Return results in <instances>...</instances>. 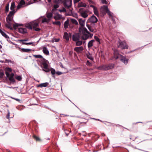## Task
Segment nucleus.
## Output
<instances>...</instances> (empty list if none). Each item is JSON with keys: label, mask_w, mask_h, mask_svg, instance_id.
<instances>
[{"label": "nucleus", "mask_w": 152, "mask_h": 152, "mask_svg": "<svg viewBox=\"0 0 152 152\" xmlns=\"http://www.w3.org/2000/svg\"><path fill=\"white\" fill-rule=\"evenodd\" d=\"M40 66L42 69V70L46 72H49L50 69L48 67V61L43 58L40 62Z\"/></svg>", "instance_id": "obj_1"}, {"label": "nucleus", "mask_w": 152, "mask_h": 152, "mask_svg": "<svg viewBox=\"0 0 152 152\" xmlns=\"http://www.w3.org/2000/svg\"><path fill=\"white\" fill-rule=\"evenodd\" d=\"M114 64L112 63L103 65L99 67L100 69L103 70H107L113 69L114 67Z\"/></svg>", "instance_id": "obj_2"}, {"label": "nucleus", "mask_w": 152, "mask_h": 152, "mask_svg": "<svg viewBox=\"0 0 152 152\" xmlns=\"http://www.w3.org/2000/svg\"><path fill=\"white\" fill-rule=\"evenodd\" d=\"M78 12L81 16L84 18H87L88 16V10L85 9H79Z\"/></svg>", "instance_id": "obj_3"}, {"label": "nucleus", "mask_w": 152, "mask_h": 152, "mask_svg": "<svg viewBox=\"0 0 152 152\" xmlns=\"http://www.w3.org/2000/svg\"><path fill=\"white\" fill-rule=\"evenodd\" d=\"M118 43L119 44L118 46V48H120L122 49H128V46L125 41H119L118 42Z\"/></svg>", "instance_id": "obj_4"}, {"label": "nucleus", "mask_w": 152, "mask_h": 152, "mask_svg": "<svg viewBox=\"0 0 152 152\" xmlns=\"http://www.w3.org/2000/svg\"><path fill=\"white\" fill-rule=\"evenodd\" d=\"M82 34L81 37V39L84 40H86L89 38H92L93 35V34H91L90 33V34L85 33Z\"/></svg>", "instance_id": "obj_5"}, {"label": "nucleus", "mask_w": 152, "mask_h": 152, "mask_svg": "<svg viewBox=\"0 0 152 152\" xmlns=\"http://www.w3.org/2000/svg\"><path fill=\"white\" fill-rule=\"evenodd\" d=\"M98 20L97 18L94 15L88 20V22L91 23H96L97 22Z\"/></svg>", "instance_id": "obj_6"}, {"label": "nucleus", "mask_w": 152, "mask_h": 152, "mask_svg": "<svg viewBox=\"0 0 152 152\" xmlns=\"http://www.w3.org/2000/svg\"><path fill=\"white\" fill-rule=\"evenodd\" d=\"M31 25L35 31H39L40 30V28H37L39 25V23L37 21L31 23Z\"/></svg>", "instance_id": "obj_7"}, {"label": "nucleus", "mask_w": 152, "mask_h": 152, "mask_svg": "<svg viewBox=\"0 0 152 152\" xmlns=\"http://www.w3.org/2000/svg\"><path fill=\"white\" fill-rule=\"evenodd\" d=\"M79 32L82 34L85 33L90 34V33L87 30L86 28L84 27V26L79 27Z\"/></svg>", "instance_id": "obj_8"}, {"label": "nucleus", "mask_w": 152, "mask_h": 152, "mask_svg": "<svg viewBox=\"0 0 152 152\" xmlns=\"http://www.w3.org/2000/svg\"><path fill=\"white\" fill-rule=\"evenodd\" d=\"M64 5L66 8H69L72 5V0L66 1L64 3Z\"/></svg>", "instance_id": "obj_9"}, {"label": "nucleus", "mask_w": 152, "mask_h": 152, "mask_svg": "<svg viewBox=\"0 0 152 152\" xmlns=\"http://www.w3.org/2000/svg\"><path fill=\"white\" fill-rule=\"evenodd\" d=\"M83 50V48L82 46L76 47L74 48V50L78 53H81Z\"/></svg>", "instance_id": "obj_10"}, {"label": "nucleus", "mask_w": 152, "mask_h": 152, "mask_svg": "<svg viewBox=\"0 0 152 152\" xmlns=\"http://www.w3.org/2000/svg\"><path fill=\"white\" fill-rule=\"evenodd\" d=\"M18 32L20 33L24 34L27 33V30L26 28H18Z\"/></svg>", "instance_id": "obj_11"}, {"label": "nucleus", "mask_w": 152, "mask_h": 152, "mask_svg": "<svg viewBox=\"0 0 152 152\" xmlns=\"http://www.w3.org/2000/svg\"><path fill=\"white\" fill-rule=\"evenodd\" d=\"M120 60L125 64H127L128 63V59L121 55H120Z\"/></svg>", "instance_id": "obj_12"}, {"label": "nucleus", "mask_w": 152, "mask_h": 152, "mask_svg": "<svg viewBox=\"0 0 152 152\" xmlns=\"http://www.w3.org/2000/svg\"><path fill=\"white\" fill-rule=\"evenodd\" d=\"M72 40L75 42H76L80 40V36L78 34H76L73 35L72 37Z\"/></svg>", "instance_id": "obj_13"}, {"label": "nucleus", "mask_w": 152, "mask_h": 152, "mask_svg": "<svg viewBox=\"0 0 152 152\" xmlns=\"http://www.w3.org/2000/svg\"><path fill=\"white\" fill-rule=\"evenodd\" d=\"M78 21L79 24L80 26V27L84 26L85 23V19L82 18H80L78 19Z\"/></svg>", "instance_id": "obj_14"}, {"label": "nucleus", "mask_w": 152, "mask_h": 152, "mask_svg": "<svg viewBox=\"0 0 152 152\" xmlns=\"http://www.w3.org/2000/svg\"><path fill=\"white\" fill-rule=\"evenodd\" d=\"M14 76V74L12 73L10 74V76L9 77V80L11 83H14L15 82Z\"/></svg>", "instance_id": "obj_15"}, {"label": "nucleus", "mask_w": 152, "mask_h": 152, "mask_svg": "<svg viewBox=\"0 0 152 152\" xmlns=\"http://www.w3.org/2000/svg\"><path fill=\"white\" fill-rule=\"evenodd\" d=\"M91 7L93 8L94 14L96 16H98L99 15V13L97 7L93 5H91Z\"/></svg>", "instance_id": "obj_16"}, {"label": "nucleus", "mask_w": 152, "mask_h": 152, "mask_svg": "<svg viewBox=\"0 0 152 152\" xmlns=\"http://www.w3.org/2000/svg\"><path fill=\"white\" fill-rule=\"evenodd\" d=\"M120 55H119L118 53V51L117 50H115L114 52V58L116 59H118L119 56H120Z\"/></svg>", "instance_id": "obj_17"}, {"label": "nucleus", "mask_w": 152, "mask_h": 152, "mask_svg": "<svg viewBox=\"0 0 152 152\" xmlns=\"http://www.w3.org/2000/svg\"><path fill=\"white\" fill-rule=\"evenodd\" d=\"M54 18L56 20H59L62 18V16L61 15L57 13L54 17Z\"/></svg>", "instance_id": "obj_18"}, {"label": "nucleus", "mask_w": 152, "mask_h": 152, "mask_svg": "<svg viewBox=\"0 0 152 152\" xmlns=\"http://www.w3.org/2000/svg\"><path fill=\"white\" fill-rule=\"evenodd\" d=\"M7 23L5 24L6 27L10 29H12V28L11 27L12 23H11V22L9 21H8L7 20Z\"/></svg>", "instance_id": "obj_19"}, {"label": "nucleus", "mask_w": 152, "mask_h": 152, "mask_svg": "<svg viewBox=\"0 0 152 152\" xmlns=\"http://www.w3.org/2000/svg\"><path fill=\"white\" fill-rule=\"evenodd\" d=\"M63 38L64 39H65L66 40V41L67 42H68L69 40V35L68 33L65 32L64 33V35L63 36Z\"/></svg>", "instance_id": "obj_20"}, {"label": "nucleus", "mask_w": 152, "mask_h": 152, "mask_svg": "<svg viewBox=\"0 0 152 152\" xmlns=\"http://www.w3.org/2000/svg\"><path fill=\"white\" fill-rule=\"evenodd\" d=\"M49 83L47 82L45 83L40 84L37 85V87L42 88V87H46L48 86Z\"/></svg>", "instance_id": "obj_21"}, {"label": "nucleus", "mask_w": 152, "mask_h": 152, "mask_svg": "<svg viewBox=\"0 0 152 152\" xmlns=\"http://www.w3.org/2000/svg\"><path fill=\"white\" fill-rule=\"evenodd\" d=\"M42 51L44 53L45 55H49V51L46 47H44L43 48Z\"/></svg>", "instance_id": "obj_22"}, {"label": "nucleus", "mask_w": 152, "mask_h": 152, "mask_svg": "<svg viewBox=\"0 0 152 152\" xmlns=\"http://www.w3.org/2000/svg\"><path fill=\"white\" fill-rule=\"evenodd\" d=\"M87 26L89 30L92 32H95L96 31V30L93 27H91L88 25H87Z\"/></svg>", "instance_id": "obj_23"}, {"label": "nucleus", "mask_w": 152, "mask_h": 152, "mask_svg": "<svg viewBox=\"0 0 152 152\" xmlns=\"http://www.w3.org/2000/svg\"><path fill=\"white\" fill-rule=\"evenodd\" d=\"M86 4L85 3L83 2H81L78 3V7H86Z\"/></svg>", "instance_id": "obj_24"}, {"label": "nucleus", "mask_w": 152, "mask_h": 152, "mask_svg": "<svg viewBox=\"0 0 152 152\" xmlns=\"http://www.w3.org/2000/svg\"><path fill=\"white\" fill-rule=\"evenodd\" d=\"M95 42L94 39L90 41L88 43V48H90L93 45V43Z\"/></svg>", "instance_id": "obj_25"}, {"label": "nucleus", "mask_w": 152, "mask_h": 152, "mask_svg": "<svg viewBox=\"0 0 152 152\" xmlns=\"http://www.w3.org/2000/svg\"><path fill=\"white\" fill-rule=\"evenodd\" d=\"M101 8L103 11L105 12V13L109 10L108 7L106 5H104L103 6L101 7Z\"/></svg>", "instance_id": "obj_26"}, {"label": "nucleus", "mask_w": 152, "mask_h": 152, "mask_svg": "<svg viewBox=\"0 0 152 152\" xmlns=\"http://www.w3.org/2000/svg\"><path fill=\"white\" fill-rule=\"evenodd\" d=\"M23 25V24H19V23H15L14 24H13V26L14 28L15 29H16L17 28V27H19V26H22Z\"/></svg>", "instance_id": "obj_27"}, {"label": "nucleus", "mask_w": 152, "mask_h": 152, "mask_svg": "<svg viewBox=\"0 0 152 152\" xmlns=\"http://www.w3.org/2000/svg\"><path fill=\"white\" fill-rule=\"evenodd\" d=\"M15 3L14 2H12L11 3V6L10 7V10L12 11H15Z\"/></svg>", "instance_id": "obj_28"}, {"label": "nucleus", "mask_w": 152, "mask_h": 152, "mask_svg": "<svg viewBox=\"0 0 152 152\" xmlns=\"http://www.w3.org/2000/svg\"><path fill=\"white\" fill-rule=\"evenodd\" d=\"M0 33L1 34V35L5 38H7L8 37V36L6 34L4 31H3L0 28Z\"/></svg>", "instance_id": "obj_29"}, {"label": "nucleus", "mask_w": 152, "mask_h": 152, "mask_svg": "<svg viewBox=\"0 0 152 152\" xmlns=\"http://www.w3.org/2000/svg\"><path fill=\"white\" fill-rule=\"evenodd\" d=\"M87 57L89 59L93 61L94 60L92 56L91 55L88 53L86 54Z\"/></svg>", "instance_id": "obj_30"}, {"label": "nucleus", "mask_w": 152, "mask_h": 152, "mask_svg": "<svg viewBox=\"0 0 152 152\" xmlns=\"http://www.w3.org/2000/svg\"><path fill=\"white\" fill-rule=\"evenodd\" d=\"M94 38L95 40L98 42V43L100 45L101 44L100 40L97 36H95L94 37Z\"/></svg>", "instance_id": "obj_31"}, {"label": "nucleus", "mask_w": 152, "mask_h": 152, "mask_svg": "<svg viewBox=\"0 0 152 152\" xmlns=\"http://www.w3.org/2000/svg\"><path fill=\"white\" fill-rule=\"evenodd\" d=\"M106 13H107L109 17H111L113 19V13L111 12L109 10Z\"/></svg>", "instance_id": "obj_32"}, {"label": "nucleus", "mask_w": 152, "mask_h": 152, "mask_svg": "<svg viewBox=\"0 0 152 152\" xmlns=\"http://www.w3.org/2000/svg\"><path fill=\"white\" fill-rule=\"evenodd\" d=\"M71 21L72 23L75 25H78V24L77 21L75 19H71Z\"/></svg>", "instance_id": "obj_33"}, {"label": "nucleus", "mask_w": 152, "mask_h": 152, "mask_svg": "<svg viewBox=\"0 0 152 152\" xmlns=\"http://www.w3.org/2000/svg\"><path fill=\"white\" fill-rule=\"evenodd\" d=\"M21 50L24 52H29L31 50L29 49L22 48Z\"/></svg>", "instance_id": "obj_34"}, {"label": "nucleus", "mask_w": 152, "mask_h": 152, "mask_svg": "<svg viewBox=\"0 0 152 152\" xmlns=\"http://www.w3.org/2000/svg\"><path fill=\"white\" fill-rule=\"evenodd\" d=\"M82 44V42L81 41L79 40L76 42V45L77 46H80Z\"/></svg>", "instance_id": "obj_35"}, {"label": "nucleus", "mask_w": 152, "mask_h": 152, "mask_svg": "<svg viewBox=\"0 0 152 152\" xmlns=\"http://www.w3.org/2000/svg\"><path fill=\"white\" fill-rule=\"evenodd\" d=\"M69 23V22L68 20H67L64 23V27L65 28H67L68 27V26Z\"/></svg>", "instance_id": "obj_36"}, {"label": "nucleus", "mask_w": 152, "mask_h": 152, "mask_svg": "<svg viewBox=\"0 0 152 152\" xmlns=\"http://www.w3.org/2000/svg\"><path fill=\"white\" fill-rule=\"evenodd\" d=\"M59 6L58 4H54L53 6V9L52 10V12H53L55 10H56V9L58 8Z\"/></svg>", "instance_id": "obj_37"}, {"label": "nucleus", "mask_w": 152, "mask_h": 152, "mask_svg": "<svg viewBox=\"0 0 152 152\" xmlns=\"http://www.w3.org/2000/svg\"><path fill=\"white\" fill-rule=\"evenodd\" d=\"M50 19H48L45 18L42 20V23H43L45 22L48 23L50 21Z\"/></svg>", "instance_id": "obj_38"}, {"label": "nucleus", "mask_w": 152, "mask_h": 152, "mask_svg": "<svg viewBox=\"0 0 152 152\" xmlns=\"http://www.w3.org/2000/svg\"><path fill=\"white\" fill-rule=\"evenodd\" d=\"M15 12V11H10L9 14L8 15V16H10L12 17V16L14 14Z\"/></svg>", "instance_id": "obj_39"}, {"label": "nucleus", "mask_w": 152, "mask_h": 152, "mask_svg": "<svg viewBox=\"0 0 152 152\" xmlns=\"http://www.w3.org/2000/svg\"><path fill=\"white\" fill-rule=\"evenodd\" d=\"M52 16L53 14L51 12H49L47 14V17L50 19L52 17Z\"/></svg>", "instance_id": "obj_40"}, {"label": "nucleus", "mask_w": 152, "mask_h": 152, "mask_svg": "<svg viewBox=\"0 0 152 152\" xmlns=\"http://www.w3.org/2000/svg\"><path fill=\"white\" fill-rule=\"evenodd\" d=\"M33 56L36 58H41L42 59L43 58L42 56L40 55H34Z\"/></svg>", "instance_id": "obj_41"}, {"label": "nucleus", "mask_w": 152, "mask_h": 152, "mask_svg": "<svg viewBox=\"0 0 152 152\" xmlns=\"http://www.w3.org/2000/svg\"><path fill=\"white\" fill-rule=\"evenodd\" d=\"M33 137L37 141H40L41 140L38 137L36 136L34 134L33 135Z\"/></svg>", "instance_id": "obj_42"}, {"label": "nucleus", "mask_w": 152, "mask_h": 152, "mask_svg": "<svg viewBox=\"0 0 152 152\" xmlns=\"http://www.w3.org/2000/svg\"><path fill=\"white\" fill-rule=\"evenodd\" d=\"M53 23L58 26H60L61 24V22L59 21H55L53 22Z\"/></svg>", "instance_id": "obj_43"}, {"label": "nucleus", "mask_w": 152, "mask_h": 152, "mask_svg": "<svg viewBox=\"0 0 152 152\" xmlns=\"http://www.w3.org/2000/svg\"><path fill=\"white\" fill-rule=\"evenodd\" d=\"M50 70L51 71V73L52 75H54L56 73V71L55 69L53 68H51Z\"/></svg>", "instance_id": "obj_44"}, {"label": "nucleus", "mask_w": 152, "mask_h": 152, "mask_svg": "<svg viewBox=\"0 0 152 152\" xmlns=\"http://www.w3.org/2000/svg\"><path fill=\"white\" fill-rule=\"evenodd\" d=\"M12 17L10 16H7L6 18V21L7 20L8 21H9L11 22L12 21Z\"/></svg>", "instance_id": "obj_45"}, {"label": "nucleus", "mask_w": 152, "mask_h": 152, "mask_svg": "<svg viewBox=\"0 0 152 152\" xmlns=\"http://www.w3.org/2000/svg\"><path fill=\"white\" fill-rule=\"evenodd\" d=\"M4 73L3 71H0V78H2L4 76Z\"/></svg>", "instance_id": "obj_46"}, {"label": "nucleus", "mask_w": 152, "mask_h": 152, "mask_svg": "<svg viewBox=\"0 0 152 152\" xmlns=\"http://www.w3.org/2000/svg\"><path fill=\"white\" fill-rule=\"evenodd\" d=\"M9 10V4H7L5 7V11L6 12H8Z\"/></svg>", "instance_id": "obj_47"}, {"label": "nucleus", "mask_w": 152, "mask_h": 152, "mask_svg": "<svg viewBox=\"0 0 152 152\" xmlns=\"http://www.w3.org/2000/svg\"><path fill=\"white\" fill-rule=\"evenodd\" d=\"M22 6V5H24L25 4V2L24 0H21L19 3Z\"/></svg>", "instance_id": "obj_48"}, {"label": "nucleus", "mask_w": 152, "mask_h": 152, "mask_svg": "<svg viewBox=\"0 0 152 152\" xmlns=\"http://www.w3.org/2000/svg\"><path fill=\"white\" fill-rule=\"evenodd\" d=\"M60 40V39L59 38H54L52 40V42H58Z\"/></svg>", "instance_id": "obj_49"}, {"label": "nucleus", "mask_w": 152, "mask_h": 152, "mask_svg": "<svg viewBox=\"0 0 152 152\" xmlns=\"http://www.w3.org/2000/svg\"><path fill=\"white\" fill-rule=\"evenodd\" d=\"M86 65L90 66H92V64L88 60H87V61Z\"/></svg>", "instance_id": "obj_50"}, {"label": "nucleus", "mask_w": 152, "mask_h": 152, "mask_svg": "<svg viewBox=\"0 0 152 152\" xmlns=\"http://www.w3.org/2000/svg\"><path fill=\"white\" fill-rule=\"evenodd\" d=\"M16 78L19 81H20L22 79V77L20 76H18L16 77Z\"/></svg>", "instance_id": "obj_51"}, {"label": "nucleus", "mask_w": 152, "mask_h": 152, "mask_svg": "<svg viewBox=\"0 0 152 152\" xmlns=\"http://www.w3.org/2000/svg\"><path fill=\"white\" fill-rule=\"evenodd\" d=\"M33 43V42H28V43L23 42L22 43V44L23 45H30L32 44Z\"/></svg>", "instance_id": "obj_52"}, {"label": "nucleus", "mask_w": 152, "mask_h": 152, "mask_svg": "<svg viewBox=\"0 0 152 152\" xmlns=\"http://www.w3.org/2000/svg\"><path fill=\"white\" fill-rule=\"evenodd\" d=\"M59 11L61 12H66V10L65 8H63L62 9L59 10Z\"/></svg>", "instance_id": "obj_53"}, {"label": "nucleus", "mask_w": 152, "mask_h": 152, "mask_svg": "<svg viewBox=\"0 0 152 152\" xmlns=\"http://www.w3.org/2000/svg\"><path fill=\"white\" fill-rule=\"evenodd\" d=\"M101 1L103 4H107L108 3L106 0H101Z\"/></svg>", "instance_id": "obj_54"}, {"label": "nucleus", "mask_w": 152, "mask_h": 152, "mask_svg": "<svg viewBox=\"0 0 152 152\" xmlns=\"http://www.w3.org/2000/svg\"><path fill=\"white\" fill-rule=\"evenodd\" d=\"M5 74L7 77H9L10 76V75L8 72L7 71L5 72Z\"/></svg>", "instance_id": "obj_55"}, {"label": "nucleus", "mask_w": 152, "mask_h": 152, "mask_svg": "<svg viewBox=\"0 0 152 152\" xmlns=\"http://www.w3.org/2000/svg\"><path fill=\"white\" fill-rule=\"evenodd\" d=\"M22 7V6L20 5V4L19 3V4H18V5L17 6V9H19L20 8H21Z\"/></svg>", "instance_id": "obj_56"}, {"label": "nucleus", "mask_w": 152, "mask_h": 152, "mask_svg": "<svg viewBox=\"0 0 152 152\" xmlns=\"http://www.w3.org/2000/svg\"><path fill=\"white\" fill-rule=\"evenodd\" d=\"M6 69L7 71L10 72H11L12 71V69L10 68H9V67L7 68H6Z\"/></svg>", "instance_id": "obj_57"}, {"label": "nucleus", "mask_w": 152, "mask_h": 152, "mask_svg": "<svg viewBox=\"0 0 152 152\" xmlns=\"http://www.w3.org/2000/svg\"><path fill=\"white\" fill-rule=\"evenodd\" d=\"M56 73L58 75H61L62 73L61 72L58 71L56 72Z\"/></svg>", "instance_id": "obj_58"}, {"label": "nucleus", "mask_w": 152, "mask_h": 152, "mask_svg": "<svg viewBox=\"0 0 152 152\" xmlns=\"http://www.w3.org/2000/svg\"><path fill=\"white\" fill-rule=\"evenodd\" d=\"M65 132L66 134V136H67L69 134V133H70V132L69 131H68L66 130V131Z\"/></svg>", "instance_id": "obj_59"}, {"label": "nucleus", "mask_w": 152, "mask_h": 152, "mask_svg": "<svg viewBox=\"0 0 152 152\" xmlns=\"http://www.w3.org/2000/svg\"><path fill=\"white\" fill-rule=\"evenodd\" d=\"M10 113L9 112L6 116V118L7 119H9L10 118Z\"/></svg>", "instance_id": "obj_60"}, {"label": "nucleus", "mask_w": 152, "mask_h": 152, "mask_svg": "<svg viewBox=\"0 0 152 152\" xmlns=\"http://www.w3.org/2000/svg\"><path fill=\"white\" fill-rule=\"evenodd\" d=\"M80 0H74V4L77 3Z\"/></svg>", "instance_id": "obj_61"}, {"label": "nucleus", "mask_w": 152, "mask_h": 152, "mask_svg": "<svg viewBox=\"0 0 152 152\" xmlns=\"http://www.w3.org/2000/svg\"><path fill=\"white\" fill-rule=\"evenodd\" d=\"M28 40V39H21L20 40V42H24V41H27Z\"/></svg>", "instance_id": "obj_62"}, {"label": "nucleus", "mask_w": 152, "mask_h": 152, "mask_svg": "<svg viewBox=\"0 0 152 152\" xmlns=\"http://www.w3.org/2000/svg\"><path fill=\"white\" fill-rule=\"evenodd\" d=\"M32 25H29V26H28V28H30V29H32Z\"/></svg>", "instance_id": "obj_63"}, {"label": "nucleus", "mask_w": 152, "mask_h": 152, "mask_svg": "<svg viewBox=\"0 0 152 152\" xmlns=\"http://www.w3.org/2000/svg\"><path fill=\"white\" fill-rule=\"evenodd\" d=\"M101 135L102 136L104 137L105 136V134L104 133H102L101 134Z\"/></svg>", "instance_id": "obj_64"}]
</instances>
